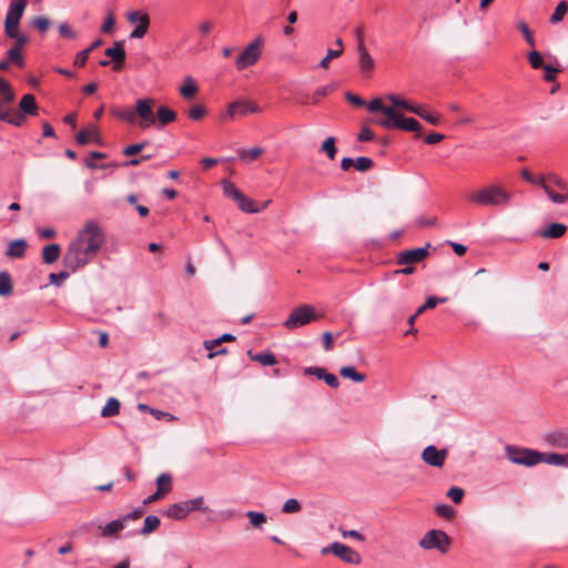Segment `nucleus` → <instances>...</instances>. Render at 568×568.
Wrapping results in <instances>:
<instances>
[{
  "label": "nucleus",
  "mask_w": 568,
  "mask_h": 568,
  "mask_svg": "<svg viewBox=\"0 0 568 568\" xmlns=\"http://www.w3.org/2000/svg\"><path fill=\"white\" fill-rule=\"evenodd\" d=\"M105 242L102 226L95 220H88L69 243L63 255V264L75 272L88 265L100 252Z\"/></svg>",
  "instance_id": "f257e3e1"
},
{
  "label": "nucleus",
  "mask_w": 568,
  "mask_h": 568,
  "mask_svg": "<svg viewBox=\"0 0 568 568\" xmlns=\"http://www.w3.org/2000/svg\"><path fill=\"white\" fill-rule=\"evenodd\" d=\"M468 199L477 206L506 207L510 204L513 195L498 184H488L470 193Z\"/></svg>",
  "instance_id": "f03ea898"
},
{
  "label": "nucleus",
  "mask_w": 568,
  "mask_h": 568,
  "mask_svg": "<svg viewBox=\"0 0 568 568\" xmlns=\"http://www.w3.org/2000/svg\"><path fill=\"white\" fill-rule=\"evenodd\" d=\"M541 189L555 204H565L568 201V184L556 173L544 175Z\"/></svg>",
  "instance_id": "7ed1b4c3"
},
{
  "label": "nucleus",
  "mask_w": 568,
  "mask_h": 568,
  "mask_svg": "<svg viewBox=\"0 0 568 568\" xmlns=\"http://www.w3.org/2000/svg\"><path fill=\"white\" fill-rule=\"evenodd\" d=\"M505 455L515 465L534 467L540 464V452L531 448L506 445Z\"/></svg>",
  "instance_id": "20e7f679"
},
{
  "label": "nucleus",
  "mask_w": 568,
  "mask_h": 568,
  "mask_svg": "<svg viewBox=\"0 0 568 568\" xmlns=\"http://www.w3.org/2000/svg\"><path fill=\"white\" fill-rule=\"evenodd\" d=\"M320 318L316 310L311 304H302L295 307L283 325L288 329H296L307 325L311 322H315Z\"/></svg>",
  "instance_id": "39448f33"
},
{
  "label": "nucleus",
  "mask_w": 568,
  "mask_h": 568,
  "mask_svg": "<svg viewBox=\"0 0 568 568\" xmlns=\"http://www.w3.org/2000/svg\"><path fill=\"white\" fill-rule=\"evenodd\" d=\"M449 536L440 529L428 530L418 541L419 548L423 550H437L446 554L450 547Z\"/></svg>",
  "instance_id": "423d86ee"
},
{
  "label": "nucleus",
  "mask_w": 568,
  "mask_h": 568,
  "mask_svg": "<svg viewBox=\"0 0 568 568\" xmlns=\"http://www.w3.org/2000/svg\"><path fill=\"white\" fill-rule=\"evenodd\" d=\"M263 43L264 40L261 36L251 41L236 58L235 68L242 71L254 65L261 57Z\"/></svg>",
  "instance_id": "0eeeda50"
},
{
  "label": "nucleus",
  "mask_w": 568,
  "mask_h": 568,
  "mask_svg": "<svg viewBox=\"0 0 568 568\" xmlns=\"http://www.w3.org/2000/svg\"><path fill=\"white\" fill-rule=\"evenodd\" d=\"M377 125L387 130H403L408 132H420L422 125L414 118H406L399 111L394 112L389 120H374Z\"/></svg>",
  "instance_id": "6e6552de"
},
{
  "label": "nucleus",
  "mask_w": 568,
  "mask_h": 568,
  "mask_svg": "<svg viewBox=\"0 0 568 568\" xmlns=\"http://www.w3.org/2000/svg\"><path fill=\"white\" fill-rule=\"evenodd\" d=\"M154 105L155 100L152 98H143L135 101V113L139 118L136 124L140 129L146 130L156 124V119L153 112Z\"/></svg>",
  "instance_id": "1a4fd4ad"
},
{
  "label": "nucleus",
  "mask_w": 568,
  "mask_h": 568,
  "mask_svg": "<svg viewBox=\"0 0 568 568\" xmlns=\"http://www.w3.org/2000/svg\"><path fill=\"white\" fill-rule=\"evenodd\" d=\"M261 108L251 101L237 100L231 103L225 113L221 115L222 121L233 120L235 116H245L252 113H260Z\"/></svg>",
  "instance_id": "9d476101"
},
{
  "label": "nucleus",
  "mask_w": 568,
  "mask_h": 568,
  "mask_svg": "<svg viewBox=\"0 0 568 568\" xmlns=\"http://www.w3.org/2000/svg\"><path fill=\"white\" fill-rule=\"evenodd\" d=\"M126 19L131 24H135L130 37L132 39H142L146 34L150 26L149 16L141 11H131L126 14Z\"/></svg>",
  "instance_id": "9b49d317"
},
{
  "label": "nucleus",
  "mask_w": 568,
  "mask_h": 568,
  "mask_svg": "<svg viewBox=\"0 0 568 568\" xmlns=\"http://www.w3.org/2000/svg\"><path fill=\"white\" fill-rule=\"evenodd\" d=\"M542 442L557 449H568V428H557L542 435Z\"/></svg>",
  "instance_id": "f8f14e48"
},
{
  "label": "nucleus",
  "mask_w": 568,
  "mask_h": 568,
  "mask_svg": "<svg viewBox=\"0 0 568 568\" xmlns=\"http://www.w3.org/2000/svg\"><path fill=\"white\" fill-rule=\"evenodd\" d=\"M329 549L335 556L339 557L345 562L355 565L361 562L359 554L344 544L335 541L329 546V548H324L322 552L326 554Z\"/></svg>",
  "instance_id": "ddd939ff"
},
{
  "label": "nucleus",
  "mask_w": 568,
  "mask_h": 568,
  "mask_svg": "<svg viewBox=\"0 0 568 568\" xmlns=\"http://www.w3.org/2000/svg\"><path fill=\"white\" fill-rule=\"evenodd\" d=\"M447 457L446 449H437L434 445H429L424 448L422 453V459L425 464L442 468L445 464V459Z\"/></svg>",
  "instance_id": "4468645a"
},
{
  "label": "nucleus",
  "mask_w": 568,
  "mask_h": 568,
  "mask_svg": "<svg viewBox=\"0 0 568 568\" xmlns=\"http://www.w3.org/2000/svg\"><path fill=\"white\" fill-rule=\"evenodd\" d=\"M429 246L430 244L428 243L424 247H417L400 252L397 256V263L400 265H412L423 261L428 255Z\"/></svg>",
  "instance_id": "2eb2a0df"
},
{
  "label": "nucleus",
  "mask_w": 568,
  "mask_h": 568,
  "mask_svg": "<svg viewBox=\"0 0 568 568\" xmlns=\"http://www.w3.org/2000/svg\"><path fill=\"white\" fill-rule=\"evenodd\" d=\"M27 3V0H11L6 16V20L20 23Z\"/></svg>",
  "instance_id": "dca6fc26"
},
{
  "label": "nucleus",
  "mask_w": 568,
  "mask_h": 568,
  "mask_svg": "<svg viewBox=\"0 0 568 568\" xmlns=\"http://www.w3.org/2000/svg\"><path fill=\"white\" fill-rule=\"evenodd\" d=\"M105 55L111 58L114 62L113 69L119 70L125 60V51L123 48V42H116L114 47L108 48L105 50Z\"/></svg>",
  "instance_id": "f3484780"
},
{
  "label": "nucleus",
  "mask_w": 568,
  "mask_h": 568,
  "mask_svg": "<svg viewBox=\"0 0 568 568\" xmlns=\"http://www.w3.org/2000/svg\"><path fill=\"white\" fill-rule=\"evenodd\" d=\"M540 463H545V464H548L551 466L568 468V453L567 454L540 453Z\"/></svg>",
  "instance_id": "a211bd4d"
},
{
  "label": "nucleus",
  "mask_w": 568,
  "mask_h": 568,
  "mask_svg": "<svg viewBox=\"0 0 568 568\" xmlns=\"http://www.w3.org/2000/svg\"><path fill=\"white\" fill-rule=\"evenodd\" d=\"M358 57H359V69L363 72H371L375 67V61L369 52L364 47L363 41L361 40L357 48Z\"/></svg>",
  "instance_id": "6ab92c4d"
},
{
  "label": "nucleus",
  "mask_w": 568,
  "mask_h": 568,
  "mask_svg": "<svg viewBox=\"0 0 568 568\" xmlns=\"http://www.w3.org/2000/svg\"><path fill=\"white\" fill-rule=\"evenodd\" d=\"M155 119H156V124L154 126H156L159 130H161L166 124L175 121L176 113L173 110H171L170 108H168L165 105H161L158 108Z\"/></svg>",
  "instance_id": "aec40b11"
},
{
  "label": "nucleus",
  "mask_w": 568,
  "mask_h": 568,
  "mask_svg": "<svg viewBox=\"0 0 568 568\" xmlns=\"http://www.w3.org/2000/svg\"><path fill=\"white\" fill-rule=\"evenodd\" d=\"M367 109L369 112H381L382 114H384V118L382 120H389L395 112V109L385 105L381 98H375L371 100L367 104Z\"/></svg>",
  "instance_id": "412c9836"
},
{
  "label": "nucleus",
  "mask_w": 568,
  "mask_h": 568,
  "mask_svg": "<svg viewBox=\"0 0 568 568\" xmlns=\"http://www.w3.org/2000/svg\"><path fill=\"white\" fill-rule=\"evenodd\" d=\"M27 241L23 239L11 241L8 245L6 255L12 258H20L26 254Z\"/></svg>",
  "instance_id": "4be33fe9"
},
{
  "label": "nucleus",
  "mask_w": 568,
  "mask_h": 568,
  "mask_svg": "<svg viewBox=\"0 0 568 568\" xmlns=\"http://www.w3.org/2000/svg\"><path fill=\"white\" fill-rule=\"evenodd\" d=\"M165 516L174 520L184 519L189 515L185 501L170 505L164 511Z\"/></svg>",
  "instance_id": "5701e85b"
},
{
  "label": "nucleus",
  "mask_w": 568,
  "mask_h": 568,
  "mask_svg": "<svg viewBox=\"0 0 568 568\" xmlns=\"http://www.w3.org/2000/svg\"><path fill=\"white\" fill-rule=\"evenodd\" d=\"M567 226L562 223H551L547 229L540 231L539 235L544 239H558L565 234Z\"/></svg>",
  "instance_id": "b1692460"
},
{
  "label": "nucleus",
  "mask_w": 568,
  "mask_h": 568,
  "mask_svg": "<svg viewBox=\"0 0 568 568\" xmlns=\"http://www.w3.org/2000/svg\"><path fill=\"white\" fill-rule=\"evenodd\" d=\"M197 90L199 87L196 82L191 77H186L179 92L184 99L191 100L196 94Z\"/></svg>",
  "instance_id": "393cba45"
},
{
  "label": "nucleus",
  "mask_w": 568,
  "mask_h": 568,
  "mask_svg": "<svg viewBox=\"0 0 568 568\" xmlns=\"http://www.w3.org/2000/svg\"><path fill=\"white\" fill-rule=\"evenodd\" d=\"M124 527H125L124 519L119 518V519L108 523L104 526H101L100 527L101 535L103 537H111V536L118 534L119 531H121L122 529H124Z\"/></svg>",
  "instance_id": "a878e982"
},
{
  "label": "nucleus",
  "mask_w": 568,
  "mask_h": 568,
  "mask_svg": "<svg viewBox=\"0 0 568 568\" xmlns=\"http://www.w3.org/2000/svg\"><path fill=\"white\" fill-rule=\"evenodd\" d=\"M19 108L20 110L26 113V114H30V115H34L37 114V111H38V105L36 103V99L32 94H24L20 102H19Z\"/></svg>",
  "instance_id": "bb28decb"
},
{
  "label": "nucleus",
  "mask_w": 568,
  "mask_h": 568,
  "mask_svg": "<svg viewBox=\"0 0 568 568\" xmlns=\"http://www.w3.org/2000/svg\"><path fill=\"white\" fill-rule=\"evenodd\" d=\"M61 247L59 244H49L42 250V258L47 264H51L59 258Z\"/></svg>",
  "instance_id": "cd10ccee"
},
{
  "label": "nucleus",
  "mask_w": 568,
  "mask_h": 568,
  "mask_svg": "<svg viewBox=\"0 0 568 568\" xmlns=\"http://www.w3.org/2000/svg\"><path fill=\"white\" fill-rule=\"evenodd\" d=\"M111 113L119 120L125 121L131 124L135 123V119H136L135 108L134 109L128 108V109H123V110L113 108V109H111Z\"/></svg>",
  "instance_id": "c85d7f7f"
},
{
  "label": "nucleus",
  "mask_w": 568,
  "mask_h": 568,
  "mask_svg": "<svg viewBox=\"0 0 568 568\" xmlns=\"http://www.w3.org/2000/svg\"><path fill=\"white\" fill-rule=\"evenodd\" d=\"M245 515L252 527L257 529H262L268 520L267 516L262 511L248 510Z\"/></svg>",
  "instance_id": "c756f323"
},
{
  "label": "nucleus",
  "mask_w": 568,
  "mask_h": 568,
  "mask_svg": "<svg viewBox=\"0 0 568 568\" xmlns=\"http://www.w3.org/2000/svg\"><path fill=\"white\" fill-rule=\"evenodd\" d=\"M264 152L263 148L255 146L252 149H239L237 155L244 162H252L257 159Z\"/></svg>",
  "instance_id": "7c9ffc66"
},
{
  "label": "nucleus",
  "mask_w": 568,
  "mask_h": 568,
  "mask_svg": "<svg viewBox=\"0 0 568 568\" xmlns=\"http://www.w3.org/2000/svg\"><path fill=\"white\" fill-rule=\"evenodd\" d=\"M99 138V132L95 126H91L87 130L80 131L77 135V142L81 145L87 144L92 141H97Z\"/></svg>",
  "instance_id": "2f4dec72"
},
{
  "label": "nucleus",
  "mask_w": 568,
  "mask_h": 568,
  "mask_svg": "<svg viewBox=\"0 0 568 568\" xmlns=\"http://www.w3.org/2000/svg\"><path fill=\"white\" fill-rule=\"evenodd\" d=\"M119 413H120V402L114 397H110L101 410V416L102 417H112V416H116Z\"/></svg>",
  "instance_id": "473e14b6"
},
{
  "label": "nucleus",
  "mask_w": 568,
  "mask_h": 568,
  "mask_svg": "<svg viewBox=\"0 0 568 568\" xmlns=\"http://www.w3.org/2000/svg\"><path fill=\"white\" fill-rule=\"evenodd\" d=\"M239 209L245 213H258L261 209L256 207L254 202L246 197L243 193L235 200Z\"/></svg>",
  "instance_id": "72a5a7b5"
},
{
  "label": "nucleus",
  "mask_w": 568,
  "mask_h": 568,
  "mask_svg": "<svg viewBox=\"0 0 568 568\" xmlns=\"http://www.w3.org/2000/svg\"><path fill=\"white\" fill-rule=\"evenodd\" d=\"M247 355L253 359V361H256L258 362L261 365L263 366H273L276 364V358L275 356L270 353V352H265V353H258V354H252L251 351L247 352Z\"/></svg>",
  "instance_id": "f704fd0d"
},
{
  "label": "nucleus",
  "mask_w": 568,
  "mask_h": 568,
  "mask_svg": "<svg viewBox=\"0 0 568 568\" xmlns=\"http://www.w3.org/2000/svg\"><path fill=\"white\" fill-rule=\"evenodd\" d=\"M160 518L153 515L146 516L144 519L143 527L141 528V535L146 536L155 531L160 527Z\"/></svg>",
  "instance_id": "c9c22d12"
},
{
  "label": "nucleus",
  "mask_w": 568,
  "mask_h": 568,
  "mask_svg": "<svg viewBox=\"0 0 568 568\" xmlns=\"http://www.w3.org/2000/svg\"><path fill=\"white\" fill-rule=\"evenodd\" d=\"M336 45L339 48L337 50L328 49L326 55L321 60V68H328L332 59L338 58L342 54L343 41L341 38L336 39Z\"/></svg>",
  "instance_id": "e433bc0d"
},
{
  "label": "nucleus",
  "mask_w": 568,
  "mask_h": 568,
  "mask_svg": "<svg viewBox=\"0 0 568 568\" xmlns=\"http://www.w3.org/2000/svg\"><path fill=\"white\" fill-rule=\"evenodd\" d=\"M386 99L392 103L390 108H394L396 111H398V109H403V110L410 112L412 108L414 105L409 101H407L396 94H389L386 97Z\"/></svg>",
  "instance_id": "4c0bfd02"
},
{
  "label": "nucleus",
  "mask_w": 568,
  "mask_h": 568,
  "mask_svg": "<svg viewBox=\"0 0 568 568\" xmlns=\"http://www.w3.org/2000/svg\"><path fill=\"white\" fill-rule=\"evenodd\" d=\"M158 491L162 495L168 494L172 489V477L169 474H161L156 478Z\"/></svg>",
  "instance_id": "58836bf2"
},
{
  "label": "nucleus",
  "mask_w": 568,
  "mask_h": 568,
  "mask_svg": "<svg viewBox=\"0 0 568 568\" xmlns=\"http://www.w3.org/2000/svg\"><path fill=\"white\" fill-rule=\"evenodd\" d=\"M339 374L344 378H349L353 382L362 383L365 381L366 376L362 373L356 372L353 366H344L341 368Z\"/></svg>",
  "instance_id": "ea45409f"
},
{
  "label": "nucleus",
  "mask_w": 568,
  "mask_h": 568,
  "mask_svg": "<svg viewBox=\"0 0 568 568\" xmlns=\"http://www.w3.org/2000/svg\"><path fill=\"white\" fill-rule=\"evenodd\" d=\"M189 514L195 510L207 513L210 509L204 505V498L202 496L185 500Z\"/></svg>",
  "instance_id": "a19ab883"
},
{
  "label": "nucleus",
  "mask_w": 568,
  "mask_h": 568,
  "mask_svg": "<svg viewBox=\"0 0 568 568\" xmlns=\"http://www.w3.org/2000/svg\"><path fill=\"white\" fill-rule=\"evenodd\" d=\"M221 184H222L223 193L227 197L233 199L234 201L237 197H240V195L242 194V192L237 189V186L229 180H223Z\"/></svg>",
  "instance_id": "79ce46f5"
},
{
  "label": "nucleus",
  "mask_w": 568,
  "mask_h": 568,
  "mask_svg": "<svg viewBox=\"0 0 568 568\" xmlns=\"http://www.w3.org/2000/svg\"><path fill=\"white\" fill-rule=\"evenodd\" d=\"M321 151H323L328 156V159L334 160L337 152L335 146V138H326L322 143Z\"/></svg>",
  "instance_id": "37998d69"
},
{
  "label": "nucleus",
  "mask_w": 568,
  "mask_h": 568,
  "mask_svg": "<svg viewBox=\"0 0 568 568\" xmlns=\"http://www.w3.org/2000/svg\"><path fill=\"white\" fill-rule=\"evenodd\" d=\"M567 10H568L567 3L565 1H560L557 4L554 13L550 17V23L556 24V23L560 22L564 19Z\"/></svg>",
  "instance_id": "c03bdc74"
},
{
  "label": "nucleus",
  "mask_w": 568,
  "mask_h": 568,
  "mask_svg": "<svg viewBox=\"0 0 568 568\" xmlns=\"http://www.w3.org/2000/svg\"><path fill=\"white\" fill-rule=\"evenodd\" d=\"M220 341L219 338H215V339H207V341H204L203 343V346L206 351H209V354H207V357L209 358H213L214 356L216 355H220V354H225L226 353V348H221L216 352H213V349L220 345Z\"/></svg>",
  "instance_id": "a18cd8bd"
},
{
  "label": "nucleus",
  "mask_w": 568,
  "mask_h": 568,
  "mask_svg": "<svg viewBox=\"0 0 568 568\" xmlns=\"http://www.w3.org/2000/svg\"><path fill=\"white\" fill-rule=\"evenodd\" d=\"M302 510V505L296 498L287 499L282 506L284 514H297Z\"/></svg>",
  "instance_id": "49530a36"
},
{
  "label": "nucleus",
  "mask_w": 568,
  "mask_h": 568,
  "mask_svg": "<svg viewBox=\"0 0 568 568\" xmlns=\"http://www.w3.org/2000/svg\"><path fill=\"white\" fill-rule=\"evenodd\" d=\"M12 291L11 278L7 272H0V295H9Z\"/></svg>",
  "instance_id": "de8ad7c7"
},
{
  "label": "nucleus",
  "mask_w": 568,
  "mask_h": 568,
  "mask_svg": "<svg viewBox=\"0 0 568 568\" xmlns=\"http://www.w3.org/2000/svg\"><path fill=\"white\" fill-rule=\"evenodd\" d=\"M447 297H435L430 296L426 300V302L417 308V314L424 313L428 308L435 307L438 303H445Z\"/></svg>",
  "instance_id": "09e8293b"
},
{
  "label": "nucleus",
  "mask_w": 568,
  "mask_h": 568,
  "mask_svg": "<svg viewBox=\"0 0 568 568\" xmlns=\"http://www.w3.org/2000/svg\"><path fill=\"white\" fill-rule=\"evenodd\" d=\"M373 165V160L367 156H359L356 160H354V166L359 172H365L369 170Z\"/></svg>",
  "instance_id": "8fccbe9b"
},
{
  "label": "nucleus",
  "mask_w": 568,
  "mask_h": 568,
  "mask_svg": "<svg viewBox=\"0 0 568 568\" xmlns=\"http://www.w3.org/2000/svg\"><path fill=\"white\" fill-rule=\"evenodd\" d=\"M205 113H206L205 108L200 104L191 106L187 112L189 118L194 121L201 120L205 115Z\"/></svg>",
  "instance_id": "3c124183"
},
{
  "label": "nucleus",
  "mask_w": 568,
  "mask_h": 568,
  "mask_svg": "<svg viewBox=\"0 0 568 568\" xmlns=\"http://www.w3.org/2000/svg\"><path fill=\"white\" fill-rule=\"evenodd\" d=\"M465 493L459 487H450L447 491V497L450 498L455 504H459L463 500Z\"/></svg>",
  "instance_id": "603ef678"
},
{
  "label": "nucleus",
  "mask_w": 568,
  "mask_h": 568,
  "mask_svg": "<svg viewBox=\"0 0 568 568\" xmlns=\"http://www.w3.org/2000/svg\"><path fill=\"white\" fill-rule=\"evenodd\" d=\"M32 24L42 33L47 32L50 27V20L47 17H36Z\"/></svg>",
  "instance_id": "864d4df0"
},
{
  "label": "nucleus",
  "mask_w": 568,
  "mask_h": 568,
  "mask_svg": "<svg viewBox=\"0 0 568 568\" xmlns=\"http://www.w3.org/2000/svg\"><path fill=\"white\" fill-rule=\"evenodd\" d=\"M528 60H529V63L531 64V67L534 69H539V68H542L544 67V60H542V57L540 55L539 52L537 51H531L529 52L528 54Z\"/></svg>",
  "instance_id": "5fc2aeb1"
},
{
  "label": "nucleus",
  "mask_w": 568,
  "mask_h": 568,
  "mask_svg": "<svg viewBox=\"0 0 568 568\" xmlns=\"http://www.w3.org/2000/svg\"><path fill=\"white\" fill-rule=\"evenodd\" d=\"M18 28H19V23L18 22H13V21H10V20H4V31L7 33L8 37L10 38H18Z\"/></svg>",
  "instance_id": "6e6d98bb"
},
{
  "label": "nucleus",
  "mask_w": 568,
  "mask_h": 568,
  "mask_svg": "<svg viewBox=\"0 0 568 568\" xmlns=\"http://www.w3.org/2000/svg\"><path fill=\"white\" fill-rule=\"evenodd\" d=\"M8 61L10 63H18L19 65H22L23 64V58L21 55V51L18 50V48H11L9 51H8Z\"/></svg>",
  "instance_id": "4d7b16f0"
},
{
  "label": "nucleus",
  "mask_w": 568,
  "mask_h": 568,
  "mask_svg": "<svg viewBox=\"0 0 568 568\" xmlns=\"http://www.w3.org/2000/svg\"><path fill=\"white\" fill-rule=\"evenodd\" d=\"M69 277V273L65 271L59 272V273H51L49 275L50 283L53 285H61L67 278Z\"/></svg>",
  "instance_id": "13d9d810"
},
{
  "label": "nucleus",
  "mask_w": 568,
  "mask_h": 568,
  "mask_svg": "<svg viewBox=\"0 0 568 568\" xmlns=\"http://www.w3.org/2000/svg\"><path fill=\"white\" fill-rule=\"evenodd\" d=\"M422 119L425 120L426 122L433 124V125H437L439 124L440 120H442V115L435 111H429L425 114H422Z\"/></svg>",
  "instance_id": "bf43d9fd"
},
{
  "label": "nucleus",
  "mask_w": 568,
  "mask_h": 568,
  "mask_svg": "<svg viewBox=\"0 0 568 568\" xmlns=\"http://www.w3.org/2000/svg\"><path fill=\"white\" fill-rule=\"evenodd\" d=\"M114 24H115V19L113 17V13L109 12V14L106 16V18L101 27V31L103 33H110L113 30Z\"/></svg>",
  "instance_id": "052dcab7"
},
{
  "label": "nucleus",
  "mask_w": 568,
  "mask_h": 568,
  "mask_svg": "<svg viewBox=\"0 0 568 568\" xmlns=\"http://www.w3.org/2000/svg\"><path fill=\"white\" fill-rule=\"evenodd\" d=\"M58 29H59V33L61 37H64L68 39L77 38V33L64 22L60 23Z\"/></svg>",
  "instance_id": "680f3d73"
},
{
  "label": "nucleus",
  "mask_w": 568,
  "mask_h": 568,
  "mask_svg": "<svg viewBox=\"0 0 568 568\" xmlns=\"http://www.w3.org/2000/svg\"><path fill=\"white\" fill-rule=\"evenodd\" d=\"M145 144L146 143L143 142V143H135V144L128 145L126 148H124L123 153H124V155H128V156L134 155V154L139 153L140 151H142L143 148L145 146Z\"/></svg>",
  "instance_id": "e2e57ef3"
},
{
  "label": "nucleus",
  "mask_w": 568,
  "mask_h": 568,
  "mask_svg": "<svg viewBox=\"0 0 568 568\" xmlns=\"http://www.w3.org/2000/svg\"><path fill=\"white\" fill-rule=\"evenodd\" d=\"M521 176H523L526 181H528V182H530V183H532V184H535V185H538V186H540V187H541V185H542L544 175H542V176H539V178H536V176H534V175H532L528 170H524V171L521 172Z\"/></svg>",
  "instance_id": "0e129e2a"
},
{
  "label": "nucleus",
  "mask_w": 568,
  "mask_h": 568,
  "mask_svg": "<svg viewBox=\"0 0 568 568\" xmlns=\"http://www.w3.org/2000/svg\"><path fill=\"white\" fill-rule=\"evenodd\" d=\"M436 513L442 517L449 518L453 516L454 509L447 504H442L436 507Z\"/></svg>",
  "instance_id": "69168bd1"
},
{
  "label": "nucleus",
  "mask_w": 568,
  "mask_h": 568,
  "mask_svg": "<svg viewBox=\"0 0 568 568\" xmlns=\"http://www.w3.org/2000/svg\"><path fill=\"white\" fill-rule=\"evenodd\" d=\"M89 54H90V49L80 51L75 57L74 65L83 67L88 61Z\"/></svg>",
  "instance_id": "338daca9"
},
{
  "label": "nucleus",
  "mask_w": 568,
  "mask_h": 568,
  "mask_svg": "<svg viewBox=\"0 0 568 568\" xmlns=\"http://www.w3.org/2000/svg\"><path fill=\"white\" fill-rule=\"evenodd\" d=\"M542 68H544V71H545L544 79L546 81H548V82L554 81L556 79V73L558 72V70L552 68L549 64H546Z\"/></svg>",
  "instance_id": "774afa93"
}]
</instances>
